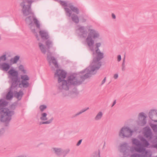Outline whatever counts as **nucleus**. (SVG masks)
I'll return each instance as SVG.
<instances>
[{"instance_id": "nucleus-17", "label": "nucleus", "mask_w": 157, "mask_h": 157, "mask_svg": "<svg viewBox=\"0 0 157 157\" xmlns=\"http://www.w3.org/2000/svg\"><path fill=\"white\" fill-rule=\"evenodd\" d=\"M40 119L42 121L47 120L48 119L47 117V114L44 113H42L40 117Z\"/></svg>"}, {"instance_id": "nucleus-14", "label": "nucleus", "mask_w": 157, "mask_h": 157, "mask_svg": "<svg viewBox=\"0 0 157 157\" xmlns=\"http://www.w3.org/2000/svg\"><path fill=\"white\" fill-rule=\"evenodd\" d=\"M40 33L41 36L43 38H48V34L44 30H41L40 32Z\"/></svg>"}, {"instance_id": "nucleus-22", "label": "nucleus", "mask_w": 157, "mask_h": 157, "mask_svg": "<svg viewBox=\"0 0 157 157\" xmlns=\"http://www.w3.org/2000/svg\"><path fill=\"white\" fill-rule=\"evenodd\" d=\"M23 93L21 92H20L19 93H17L16 94L15 96L17 98L20 99Z\"/></svg>"}, {"instance_id": "nucleus-28", "label": "nucleus", "mask_w": 157, "mask_h": 157, "mask_svg": "<svg viewBox=\"0 0 157 157\" xmlns=\"http://www.w3.org/2000/svg\"><path fill=\"white\" fill-rule=\"evenodd\" d=\"M101 45V44L100 43H97L96 45H95V46H96V47L95 48V50L97 49H98V48L99 47H100Z\"/></svg>"}, {"instance_id": "nucleus-16", "label": "nucleus", "mask_w": 157, "mask_h": 157, "mask_svg": "<svg viewBox=\"0 0 157 157\" xmlns=\"http://www.w3.org/2000/svg\"><path fill=\"white\" fill-rule=\"evenodd\" d=\"M103 114V113L102 112L100 111L98 112L95 117V120L97 121L100 120L102 118Z\"/></svg>"}, {"instance_id": "nucleus-35", "label": "nucleus", "mask_w": 157, "mask_h": 157, "mask_svg": "<svg viewBox=\"0 0 157 157\" xmlns=\"http://www.w3.org/2000/svg\"><path fill=\"white\" fill-rule=\"evenodd\" d=\"M112 16L113 18L115 19L116 18V16L114 14L112 13Z\"/></svg>"}, {"instance_id": "nucleus-9", "label": "nucleus", "mask_w": 157, "mask_h": 157, "mask_svg": "<svg viewBox=\"0 0 157 157\" xmlns=\"http://www.w3.org/2000/svg\"><path fill=\"white\" fill-rule=\"evenodd\" d=\"M56 74L57 75L59 78V81H61L62 79L65 78L66 75V73L63 71L59 70L57 71Z\"/></svg>"}, {"instance_id": "nucleus-11", "label": "nucleus", "mask_w": 157, "mask_h": 157, "mask_svg": "<svg viewBox=\"0 0 157 157\" xmlns=\"http://www.w3.org/2000/svg\"><path fill=\"white\" fill-rule=\"evenodd\" d=\"M149 115L150 117H151L152 115H153L155 121L157 122V112L156 111L154 110H151L149 112Z\"/></svg>"}, {"instance_id": "nucleus-1", "label": "nucleus", "mask_w": 157, "mask_h": 157, "mask_svg": "<svg viewBox=\"0 0 157 157\" xmlns=\"http://www.w3.org/2000/svg\"><path fill=\"white\" fill-rule=\"evenodd\" d=\"M94 58L91 63V69L89 70V72L99 69L101 66L99 61L103 58V53L101 52L99 49H97L95 50V52L94 53Z\"/></svg>"}, {"instance_id": "nucleus-7", "label": "nucleus", "mask_w": 157, "mask_h": 157, "mask_svg": "<svg viewBox=\"0 0 157 157\" xmlns=\"http://www.w3.org/2000/svg\"><path fill=\"white\" fill-rule=\"evenodd\" d=\"M21 78L22 81L20 82V79L18 78V80L16 82V85H19V87H20L27 86L28 85V83L26 81L29 80V77L26 75H21Z\"/></svg>"}, {"instance_id": "nucleus-13", "label": "nucleus", "mask_w": 157, "mask_h": 157, "mask_svg": "<svg viewBox=\"0 0 157 157\" xmlns=\"http://www.w3.org/2000/svg\"><path fill=\"white\" fill-rule=\"evenodd\" d=\"M10 66L8 64L4 63H3L2 66V69L5 71H7L10 68Z\"/></svg>"}, {"instance_id": "nucleus-26", "label": "nucleus", "mask_w": 157, "mask_h": 157, "mask_svg": "<svg viewBox=\"0 0 157 157\" xmlns=\"http://www.w3.org/2000/svg\"><path fill=\"white\" fill-rule=\"evenodd\" d=\"M71 13L74 14L75 13H77V10L76 9L74 8L73 9H71Z\"/></svg>"}, {"instance_id": "nucleus-24", "label": "nucleus", "mask_w": 157, "mask_h": 157, "mask_svg": "<svg viewBox=\"0 0 157 157\" xmlns=\"http://www.w3.org/2000/svg\"><path fill=\"white\" fill-rule=\"evenodd\" d=\"M46 45L47 47L49 48L50 47H51L52 45V43L50 41H48L46 43Z\"/></svg>"}, {"instance_id": "nucleus-23", "label": "nucleus", "mask_w": 157, "mask_h": 157, "mask_svg": "<svg viewBox=\"0 0 157 157\" xmlns=\"http://www.w3.org/2000/svg\"><path fill=\"white\" fill-rule=\"evenodd\" d=\"M72 19L73 21L75 22H78V19L76 16H72Z\"/></svg>"}, {"instance_id": "nucleus-8", "label": "nucleus", "mask_w": 157, "mask_h": 157, "mask_svg": "<svg viewBox=\"0 0 157 157\" xmlns=\"http://www.w3.org/2000/svg\"><path fill=\"white\" fill-rule=\"evenodd\" d=\"M132 132V131L128 127H124L121 130L119 135L122 137H128L131 135Z\"/></svg>"}, {"instance_id": "nucleus-29", "label": "nucleus", "mask_w": 157, "mask_h": 157, "mask_svg": "<svg viewBox=\"0 0 157 157\" xmlns=\"http://www.w3.org/2000/svg\"><path fill=\"white\" fill-rule=\"evenodd\" d=\"M133 142L134 144H136V145H138L139 144L138 142L136 140H133Z\"/></svg>"}, {"instance_id": "nucleus-5", "label": "nucleus", "mask_w": 157, "mask_h": 157, "mask_svg": "<svg viewBox=\"0 0 157 157\" xmlns=\"http://www.w3.org/2000/svg\"><path fill=\"white\" fill-rule=\"evenodd\" d=\"M99 36L98 34L93 30H91L86 39V41L90 47L94 44V40Z\"/></svg>"}, {"instance_id": "nucleus-3", "label": "nucleus", "mask_w": 157, "mask_h": 157, "mask_svg": "<svg viewBox=\"0 0 157 157\" xmlns=\"http://www.w3.org/2000/svg\"><path fill=\"white\" fill-rule=\"evenodd\" d=\"M13 114V112L9 111L7 109H2L0 110L1 120L3 121H9L11 119V116Z\"/></svg>"}, {"instance_id": "nucleus-10", "label": "nucleus", "mask_w": 157, "mask_h": 157, "mask_svg": "<svg viewBox=\"0 0 157 157\" xmlns=\"http://www.w3.org/2000/svg\"><path fill=\"white\" fill-rule=\"evenodd\" d=\"M48 60L50 64H53L56 67H57L58 65L55 58L53 57H48Z\"/></svg>"}, {"instance_id": "nucleus-6", "label": "nucleus", "mask_w": 157, "mask_h": 157, "mask_svg": "<svg viewBox=\"0 0 157 157\" xmlns=\"http://www.w3.org/2000/svg\"><path fill=\"white\" fill-rule=\"evenodd\" d=\"M8 73L11 76L13 77L12 80V86H15L16 82L18 80V72L13 69H11L9 71Z\"/></svg>"}, {"instance_id": "nucleus-4", "label": "nucleus", "mask_w": 157, "mask_h": 157, "mask_svg": "<svg viewBox=\"0 0 157 157\" xmlns=\"http://www.w3.org/2000/svg\"><path fill=\"white\" fill-rule=\"evenodd\" d=\"M79 84V83L77 81L74 76L73 75L70 76L68 80L66 81H64L63 82L62 87L66 90L68 89V86L71 85H75Z\"/></svg>"}, {"instance_id": "nucleus-43", "label": "nucleus", "mask_w": 157, "mask_h": 157, "mask_svg": "<svg viewBox=\"0 0 157 157\" xmlns=\"http://www.w3.org/2000/svg\"><path fill=\"white\" fill-rule=\"evenodd\" d=\"M137 151H140V150H137Z\"/></svg>"}, {"instance_id": "nucleus-42", "label": "nucleus", "mask_w": 157, "mask_h": 157, "mask_svg": "<svg viewBox=\"0 0 157 157\" xmlns=\"http://www.w3.org/2000/svg\"><path fill=\"white\" fill-rule=\"evenodd\" d=\"M85 111H86V110H84V111H83L82 112H84Z\"/></svg>"}, {"instance_id": "nucleus-25", "label": "nucleus", "mask_w": 157, "mask_h": 157, "mask_svg": "<svg viewBox=\"0 0 157 157\" xmlns=\"http://www.w3.org/2000/svg\"><path fill=\"white\" fill-rule=\"evenodd\" d=\"M12 97V93L11 92H9L8 93V94L6 96V98L8 99H10Z\"/></svg>"}, {"instance_id": "nucleus-40", "label": "nucleus", "mask_w": 157, "mask_h": 157, "mask_svg": "<svg viewBox=\"0 0 157 157\" xmlns=\"http://www.w3.org/2000/svg\"><path fill=\"white\" fill-rule=\"evenodd\" d=\"M29 19H28L26 20V21H28V20H29Z\"/></svg>"}, {"instance_id": "nucleus-36", "label": "nucleus", "mask_w": 157, "mask_h": 157, "mask_svg": "<svg viewBox=\"0 0 157 157\" xmlns=\"http://www.w3.org/2000/svg\"><path fill=\"white\" fill-rule=\"evenodd\" d=\"M54 150L56 152L57 151H60L59 149H58V148H54Z\"/></svg>"}, {"instance_id": "nucleus-2", "label": "nucleus", "mask_w": 157, "mask_h": 157, "mask_svg": "<svg viewBox=\"0 0 157 157\" xmlns=\"http://www.w3.org/2000/svg\"><path fill=\"white\" fill-rule=\"evenodd\" d=\"M22 2L20 6L23 14L25 15L29 14L31 12V5L34 0H20Z\"/></svg>"}, {"instance_id": "nucleus-34", "label": "nucleus", "mask_w": 157, "mask_h": 157, "mask_svg": "<svg viewBox=\"0 0 157 157\" xmlns=\"http://www.w3.org/2000/svg\"><path fill=\"white\" fill-rule=\"evenodd\" d=\"M81 142H82V140H79V141L77 143V146L79 145L81 143Z\"/></svg>"}, {"instance_id": "nucleus-12", "label": "nucleus", "mask_w": 157, "mask_h": 157, "mask_svg": "<svg viewBox=\"0 0 157 157\" xmlns=\"http://www.w3.org/2000/svg\"><path fill=\"white\" fill-rule=\"evenodd\" d=\"M19 56H16L14 58H12L10 60V63L13 64L16 63L19 59Z\"/></svg>"}, {"instance_id": "nucleus-38", "label": "nucleus", "mask_w": 157, "mask_h": 157, "mask_svg": "<svg viewBox=\"0 0 157 157\" xmlns=\"http://www.w3.org/2000/svg\"><path fill=\"white\" fill-rule=\"evenodd\" d=\"M116 103V101H115L113 102V105H112V106H113Z\"/></svg>"}, {"instance_id": "nucleus-31", "label": "nucleus", "mask_w": 157, "mask_h": 157, "mask_svg": "<svg viewBox=\"0 0 157 157\" xmlns=\"http://www.w3.org/2000/svg\"><path fill=\"white\" fill-rule=\"evenodd\" d=\"M117 59L118 61H120L121 60V56L120 55H119L117 56Z\"/></svg>"}, {"instance_id": "nucleus-27", "label": "nucleus", "mask_w": 157, "mask_h": 157, "mask_svg": "<svg viewBox=\"0 0 157 157\" xmlns=\"http://www.w3.org/2000/svg\"><path fill=\"white\" fill-rule=\"evenodd\" d=\"M46 106L45 105H41L40 107V109L41 111H43L44 109L46 108Z\"/></svg>"}, {"instance_id": "nucleus-33", "label": "nucleus", "mask_w": 157, "mask_h": 157, "mask_svg": "<svg viewBox=\"0 0 157 157\" xmlns=\"http://www.w3.org/2000/svg\"><path fill=\"white\" fill-rule=\"evenodd\" d=\"M106 80V77H105L103 80L101 82V85L104 84Z\"/></svg>"}, {"instance_id": "nucleus-30", "label": "nucleus", "mask_w": 157, "mask_h": 157, "mask_svg": "<svg viewBox=\"0 0 157 157\" xmlns=\"http://www.w3.org/2000/svg\"><path fill=\"white\" fill-rule=\"evenodd\" d=\"M52 121V120H50L45 122H44L42 123V124H47L50 123Z\"/></svg>"}, {"instance_id": "nucleus-32", "label": "nucleus", "mask_w": 157, "mask_h": 157, "mask_svg": "<svg viewBox=\"0 0 157 157\" xmlns=\"http://www.w3.org/2000/svg\"><path fill=\"white\" fill-rule=\"evenodd\" d=\"M118 77V74H115L114 75L113 78L114 79H117Z\"/></svg>"}, {"instance_id": "nucleus-21", "label": "nucleus", "mask_w": 157, "mask_h": 157, "mask_svg": "<svg viewBox=\"0 0 157 157\" xmlns=\"http://www.w3.org/2000/svg\"><path fill=\"white\" fill-rule=\"evenodd\" d=\"M39 45L42 52L44 53L45 51V49L44 45L41 43H39Z\"/></svg>"}, {"instance_id": "nucleus-41", "label": "nucleus", "mask_w": 157, "mask_h": 157, "mask_svg": "<svg viewBox=\"0 0 157 157\" xmlns=\"http://www.w3.org/2000/svg\"><path fill=\"white\" fill-rule=\"evenodd\" d=\"M85 72H87L88 71H87V70H86L85 71Z\"/></svg>"}, {"instance_id": "nucleus-15", "label": "nucleus", "mask_w": 157, "mask_h": 157, "mask_svg": "<svg viewBox=\"0 0 157 157\" xmlns=\"http://www.w3.org/2000/svg\"><path fill=\"white\" fill-rule=\"evenodd\" d=\"M9 55L8 53H5L0 56V62L6 61V56Z\"/></svg>"}, {"instance_id": "nucleus-19", "label": "nucleus", "mask_w": 157, "mask_h": 157, "mask_svg": "<svg viewBox=\"0 0 157 157\" xmlns=\"http://www.w3.org/2000/svg\"><path fill=\"white\" fill-rule=\"evenodd\" d=\"M31 20L36 25V26L37 27H39L40 26V24L39 21L37 20L34 17H32Z\"/></svg>"}, {"instance_id": "nucleus-39", "label": "nucleus", "mask_w": 157, "mask_h": 157, "mask_svg": "<svg viewBox=\"0 0 157 157\" xmlns=\"http://www.w3.org/2000/svg\"><path fill=\"white\" fill-rule=\"evenodd\" d=\"M151 127L153 128V129H154L153 126H151Z\"/></svg>"}, {"instance_id": "nucleus-18", "label": "nucleus", "mask_w": 157, "mask_h": 157, "mask_svg": "<svg viewBox=\"0 0 157 157\" xmlns=\"http://www.w3.org/2000/svg\"><path fill=\"white\" fill-rule=\"evenodd\" d=\"M145 118L144 114L143 113H140L139 116V119L141 121H142V122L144 124V119Z\"/></svg>"}, {"instance_id": "nucleus-20", "label": "nucleus", "mask_w": 157, "mask_h": 157, "mask_svg": "<svg viewBox=\"0 0 157 157\" xmlns=\"http://www.w3.org/2000/svg\"><path fill=\"white\" fill-rule=\"evenodd\" d=\"M19 70L21 71L22 72H23L24 73H26L27 72V71L25 70L24 66L22 65H21L19 66Z\"/></svg>"}, {"instance_id": "nucleus-37", "label": "nucleus", "mask_w": 157, "mask_h": 157, "mask_svg": "<svg viewBox=\"0 0 157 157\" xmlns=\"http://www.w3.org/2000/svg\"><path fill=\"white\" fill-rule=\"evenodd\" d=\"M61 4L63 5H66V3L65 2H63L61 3Z\"/></svg>"}]
</instances>
